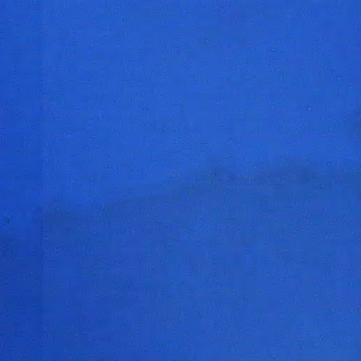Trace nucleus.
Instances as JSON below:
<instances>
[{"label":"nucleus","mask_w":361,"mask_h":361,"mask_svg":"<svg viewBox=\"0 0 361 361\" xmlns=\"http://www.w3.org/2000/svg\"><path fill=\"white\" fill-rule=\"evenodd\" d=\"M1 299H256V295H0Z\"/></svg>","instance_id":"nucleus-1"},{"label":"nucleus","mask_w":361,"mask_h":361,"mask_svg":"<svg viewBox=\"0 0 361 361\" xmlns=\"http://www.w3.org/2000/svg\"><path fill=\"white\" fill-rule=\"evenodd\" d=\"M0 293H160V291H126L118 290L114 289V291L107 290H64V291H49V290H0Z\"/></svg>","instance_id":"nucleus-2"}]
</instances>
